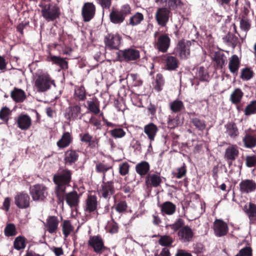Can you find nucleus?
<instances>
[{
	"label": "nucleus",
	"instance_id": "1",
	"mask_svg": "<svg viewBox=\"0 0 256 256\" xmlns=\"http://www.w3.org/2000/svg\"><path fill=\"white\" fill-rule=\"evenodd\" d=\"M72 170L60 168L53 175L52 180L55 184L54 193L58 204L64 205V200L70 208L76 207L80 202L78 192L73 190L66 193V189L70 186L72 182Z\"/></svg>",
	"mask_w": 256,
	"mask_h": 256
},
{
	"label": "nucleus",
	"instance_id": "2",
	"mask_svg": "<svg viewBox=\"0 0 256 256\" xmlns=\"http://www.w3.org/2000/svg\"><path fill=\"white\" fill-rule=\"evenodd\" d=\"M39 6L41 8V14L48 22L54 21L59 18L60 10L58 4L52 2L50 0H42Z\"/></svg>",
	"mask_w": 256,
	"mask_h": 256
},
{
	"label": "nucleus",
	"instance_id": "3",
	"mask_svg": "<svg viewBox=\"0 0 256 256\" xmlns=\"http://www.w3.org/2000/svg\"><path fill=\"white\" fill-rule=\"evenodd\" d=\"M87 244L88 246L96 254L100 255L102 254H109L110 252V248L105 246L104 240L99 234L90 236Z\"/></svg>",
	"mask_w": 256,
	"mask_h": 256
},
{
	"label": "nucleus",
	"instance_id": "4",
	"mask_svg": "<svg viewBox=\"0 0 256 256\" xmlns=\"http://www.w3.org/2000/svg\"><path fill=\"white\" fill-rule=\"evenodd\" d=\"M131 11V7L128 4L123 5L120 10L113 8L109 16L110 21L114 24H120Z\"/></svg>",
	"mask_w": 256,
	"mask_h": 256
},
{
	"label": "nucleus",
	"instance_id": "5",
	"mask_svg": "<svg viewBox=\"0 0 256 256\" xmlns=\"http://www.w3.org/2000/svg\"><path fill=\"white\" fill-rule=\"evenodd\" d=\"M140 58V51L134 48H130L120 50L116 52L117 60L120 62H130L138 60Z\"/></svg>",
	"mask_w": 256,
	"mask_h": 256
},
{
	"label": "nucleus",
	"instance_id": "6",
	"mask_svg": "<svg viewBox=\"0 0 256 256\" xmlns=\"http://www.w3.org/2000/svg\"><path fill=\"white\" fill-rule=\"evenodd\" d=\"M54 84L50 76L46 73L38 74L34 82V87L38 92H44L49 90L51 84Z\"/></svg>",
	"mask_w": 256,
	"mask_h": 256
},
{
	"label": "nucleus",
	"instance_id": "7",
	"mask_svg": "<svg viewBox=\"0 0 256 256\" xmlns=\"http://www.w3.org/2000/svg\"><path fill=\"white\" fill-rule=\"evenodd\" d=\"M48 188L43 184H36L30 187V193L34 201L44 202L48 196Z\"/></svg>",
	"mask_w": 256,
	"mask_h": 256
},
{
	"label": "nucleus",
	"instance_id": "8",
	"mask_svg": "<svg viewBox=\"0 0 256 256\" xmlns=\"http://www.w3.org/2000/svg\"><path fill=\"white\" fill-rule=\"evenodd\" d=\"M122 38L118 34H108L104 38L106 47L109 50H118Z\"/></svg>",
	"mask_w": 256,
	"mask_h": 256
},
{
	"label": "nucleus",
	"instance_id": "9",
	"mask_svg": "<svg viewBox=\"0 0 256 256\" xmlns=\"http://www.w3.org/2000/svg\"><path fill=\"white\" fill-rule=\"evenodd\" d=\"M190 41L182 39L180 40L175 49V52L181 59H186L190 54Z\"/></svg>",
	"mask_w": 256,
	"mask_h": 256
},
{
	"label": "nucleus",
	"instance_id": "10",
	"mask_svg": "<svg viewBox=\"0 0 256 256\" xmlns=\"http://www.w3.org/2000/svg\"><path fill=\"white\" fill-rule=\"evenodd\" d=\"M115 193L114 182L110 180L104 182L102 180V184L98 190V194L100 197L109 200L112 196Z\"/></svg>",
	"mask_w": 256,
	"mask_h": 256
},
{
	"label": "nucleus",
	"instance_id": "11",
	"mask_svg": "<svg viewBox=\"0 0 256 256\" xmlns=\"http://www.w3.org/2000/svg\"><path fill=\"white\" fill-rule=\"evenodd\" d=\"M238 156L239 150L237 145H230L226 149L224 158L226 161L229 168L232 165L233 162L236 160Z\"/></svg>",
	"mask_w": 256,
	"mask_h": 256
},
{
	"label": "nucleus",
	"instance_id": "12",
	"mask_svg": "<svg viewBox=\"0 0 256 256\" xmlns=\"http://www.w3.org/2000/svg\"><path fill=\"white\" fill-rule=\"evenodd\" d=\"M244 133L242 140L244 146L247 148L256 147V130L250 128L246 130Z\"/></svg>",
	"mask_w": 256,
	"mask_h": 256
},
{
	"label": "nucleus",
	"instance_id": "13",
	"mask_svg": "<svg viewBox=\"0 0 256 256\" xmlns=\"http://www.w3.org/2000/svg\"><path fill=\"white\" fill-rule=\"evenodd\" d=\"M239 190L242 194H248L256 190V182L252 179L242 180L239 184Z\"/></svg>",
	"mask_w": 256,
	"mask_h": 256
},
{
	"label": "nucleus",
	"instance_id": "14",
	"mask_svg": "<svg viewBox=\"0 0 256 256\" xmlns=\"http://www.w3.org/2000/svg\"><path fill=\"white\" fill-rule=\"evenodd\" d=\"M214 234L218 237L225 236L228 232V224L222 219H216L212 226Z\"/></svg>",
	"mask_w": 256,
	"mask_h": 256
},
{
	"label": "nucleus",
	"instance_id": "15",
	"mask_svg": "<svg viewBox=\"0 0 256 256\" xmlns=\"http://www.w3.org/2000/svg\"><path fill=\"white\" fill-rule=\"evenodd\" d=\"M96 8L92 2H85L82 9V16L84 22H88L95 15Z\"/></svg>",
	"mask_w": 256,
	"mask_h": 256
},
{
	"label": "nucleus",
	"instance_id": "16",
	"mask_svg": "<svg viewBox=\"0 0 256 256\" xmlns=\"http://www.w3.org/2000/svg\"><path fill=\"white\" fill-rule=\"evenodd\" d=\"M81 106L80 104L74 103L66 108L64 112L65 118L70 121L78 119L81 114Z\"/></svg>",
	"mask_w": 256,
	"mask_h": 256
},
{
	"label": "nucleus",
	"instance_id": "17",
	"mask_svg": "<svg viewBox=\"0 0 256 256\" xmlns=\"http://www.w3.org/2000/svg\"><path fill=\"white\" fill-rule=\"evenodd\" d=\"M80 151L74 150L72 147L69 148L64 154V164L65 166H71L78 160Z\"/></svg>",
	"mask_w": 256,
	"mask_h": 256
},
{
	"label": "nucleus",
	"instance_id": "18",
	"mask_svg": "<svg viewBox=\"0 0 256 256\" xmlns=\"http://www.w3.org/2000/svg\"><path fill=\"white\" fill-rule=\"evenodd\" d=\"M14 204L20 209H26L30 206V197L26 192H18L14 196Z\"/></svg>",
	"mask_w": 256,
	"mask_h": 256
},
{
	"label": "nucleus",
	"instance_id": "19",
	"mask_svg": "<svg viewBox=\"0 0 256 256\" xmlns=\"http://www.w3.org/2000/svg\"><path fill=\"white\" fill-rule=\"evenodd\" d=\"M179 240L182 242H190L194 236L192 229L188 226H185L180 228L178 233Z\"/></svg>",
	"mask_w": 256,
	"mask_h": 256
},
{
	"label": "nucleus",
	"instance_id": "20",
	"mask_svg": "<svg viewBox=\"0 0 256 256\" xmlns=\"http://www.w3.org/2000/svg\"><path fill=\"white\" fill-rule=\"evenodd\" d=\"M59 220L57 216H50L44 224L46 230L50 234L56 233L58 228Z\"/></svg>",
	"mask_w": 256,
	"mask_h": 256
},
{
	"label": "nucleus",
	"instance_id": "21",
	"mask_svg": "<svg viewBox=\"0 0 256 256\" xmlns=\"http://www.w3.org/2000/svg\"><path fill=\"white\" fill-rule=\"evenodd\" d=\"M16 122L21 130H26L30 128L32 121L28 115L22 114L18 116Z\"/></svg>",
	"mask_w": 256,
	"mask_h": 256
},
{
	"label": "nucleus",
	"instance_id": "22",
	"mask_svg": "<svg viewBox=\"0 0 256 256\" xmlns=\"http://www.w3.org/2000/svg\"><path fill=\"white\" fill-rule=\"evenodd\" d=\"M194 78L202 82H208L211 77L208 71V68L203 66L196 68Z\"/></svg>",
	"mask_w": 256,
	"mask_h": 256
},
{
	"label": "nucleus",
	"instance_id": "23",
	"mask_svg": "<svg viewBox=\"0 0 256 256\" xmlns=\"http://www.w3.org/2000/svg\"><path fill=\"white\" fill-rule=\"evenodd\" d=\"M73 136L72 133L64 132L60 138L56 142V146L60 149L68 147L73 142Z\"/></svg>",
	"mask_w": 256,
	"mask_h": 256
},
{
	"label": "nucleus",
	"instance_id": "24",
	"mask_svg": "<svg viewBox=\"0 0 256 256\" xmlns=\"http://www.w3.org/2000/svg\"><path fill=\"white\" fill-rule=\"evenodd\" d=\"M225 134L227 136L232 139L236 138L240 134L236 124L233 122H229L224 125Z\"/></svg>",
	"mask_w": 256,
	"mask_h": 256
},
{
	"label": "nucleus",
	"instance_id": "25",
	"mask_svg": "<svg viewBox=\"0 0 256 256\" xmlns=\"http://www.w3.org/2000/svg\"><path fill=\"white\" fill-rule=\"evenodd\" d=\"M98 204L97 197L95 195H88L86 200L84 210L88 213L93 212L96 210Z\"/></svg>",
	"mask_w": 256,
	"mask_h": 256
},
{
	"label": "nucleus",
	"instance_id": "26",
	"mask_svg": "<svg viewBox=\"0 0 256 256\" xmlns=\"http://www.w3.org/2000/svg\"><path fill=\"white\" fill-rule=\"evenodd\" d=\"M214 62V66L216 70L222 69L226 62V58L224 54L220 51L214 52L213 57Z\"/></svg>",
	"mask_w": 256,
	"mask_h": 256
},
{
	"label": "nucleus",
	"instance_id": "27",
	"mask_svg": "<svg viewBox=\"0 0 256 256\" xmlns=\"http://www.w3.org/2000/svg\"><path fill=\"white\" fill-rule=\"evenodd\" d=\"M12 99L17 103L23 102L26 98L25 92L22 89L14 88L10 92Z\"/></svg>",
	"mask_w": 256,
	"mask_h": 256
},
{
	"label": "nucleus",
	"instance_id": "28",
	"mask_svg": "<svg viewBox=\"0 0 256 256\" xmlns=\"http://www.w3.org/2000/svg\"><path fill=\"white\" fill-rule=\"evenodd\" d=\"M48 61L52 62L53 64L60 66L62 69L68 68V62L62 58L53 56L50 52V55L48 56Z\"/></svg>",
	"mask_w": 256,
	"mask_h": 256
},
{
	"label": "nucleus",
	"instance_id": "29",
	"mask_svg": "<svg viewBox=\"0 0 256 256\" xmlns=\"http://www.w3.org/2000/svg\"><path fill=\"white\" fill-rule=\"evenodd\" d=\"M240 62L238 56L234 54L230 58L228 68L230 72L237 74L240 66Z\"/></svg>",
	"mask_w": 256,
	"mask_h": 256
},
{
	"label": "nucleus",
	"instance_id": "30",
	"mask_svg": "<svg viewBox=\"0 0 256 256\" xmlns=\"http://www.w3.org/2000/svg\"><path fill=\"white\" fill-rule=\"evenodd\" d=\"M244 95V94L240 88H235L230 95V100L232 104H238L241 102Z\"/></svg>",
	"mask_w": 256,
	"mask_h": 256
},
{
	"label": "nucleus",
	"instance_id": "31",
	"mask_svg": "<svg viewBox=\"0 0 256 256\" xmlns=\"http://www.w3.org/2000/svg\"><path fill=\"white\" fill-rule=\"evenodd\" d=\"M176 210V206L170 202H166L161 204V213L164 214L172 215Z\"/></svg>",
	"mask_w": 256,
	"mask_h": 256
},
{
	"label": "nucleus",
	"instance_id": "32",
	"mask_svg": "<svg viewBox=\"0 0 256 256\" xmlns=\"http://www.w3.org/2000/svg\"><path fill=\"white\" fill-rule=\"evenodd\" d=\"M148 186L156 187L160 184V176L155 174H149L146 178Z\"/></svg>",
	"mask_w": 256,
	"mask_h": 256
},
{
	"label": "nucleus",
	"instance_id": "33",
	"mask_svg": "<svg viewBox=\"0 0 256 256\" xmlns=\"http://www.w3.org/2000/svg\"><path fill=\"white\" fill-rule=\"evenodd\" d=\"M150 166L146 161H142L136 166V171L140 176L146 175L150 170Z\"/></svg>",
	"mask_w": 256,
	"mask_h": 256
},
{
	"label": "nucleus",
	"instance_id": "34",
	"mask_svg": "<svg viewBox=\"0 0 256 256\" xmlns=\"http://www.w3.org/2000/svg\"><path fill=\"white\" fill-rule=\"evenodd\" d=\"M166 69L174 70L178 67L179 62L178 58L174 56H168L166 60Z\"/></svg>",
	"mask_w": 256,
	"mask_h": 256
},
{
	"label": "nucleus",
	"instance_id": "35",
	"mask_svg": "<svg viewBox=\"0 0 256 256\" xmlns=\"http://www.w3.org/2000/svg\"><path fill=\"white\" fill-rule=\"evenodd\" d=\"M74 98L78 101H84L86 99V90L84 86L75 88Z\"/></svg>",
	"mask_w": 256,
	"mask_h": 256
},
{
	"label": "nucleus",
	"instance_id": "36",
	"mask_svg": "<svg viewBox=\"0 0 256 256\" xmlns=\"http://www.w3.org/2000/svg\"><path fill=\"white\" fill-rule=\"evenodd\" d=\"M112 166L104 164V162H99L96 164V170L98 173H102L103 174L102 180H106V172L108 170L112 169Z\"/></svg>",
	"mask_w": 256,
	"mask_h": 256
},
{
	"label": "nucleus",
	"instance_id": "37",
	"mask_svg": "<svg viewBox=\"0 0 256 256\" xmlns=\"http://www.w3.org/2000/svg\"><path fill=\"white\" fill-rule=\"evenodd\" d=\"M157 126L152 123L146 125L144 128V132L150 140H153L158 131Z\"/></svg>",
	"mask_w": 256,
	"mask_h": 256
},
{
	"label": "nucleus",
	"instance_id": "38",
	"mask_svg": "<svg viewBox=\"0 0 256 256\" xmlns=\"http://www.w3.org/2000/svg\"><path fill=\"white\" fill-rule=\"evenodd\" d=\"M245 212L250 222L254 223L256 222V204L250 202L248 208L245 210Z\"/></svg>",
	"mask_w": 256,
	"mask_h": 256
},
{
	"label": "nucleus",
	"instance_id": "39",
	"mask_svg": "<svg viewBox=\"0 0 256 256\" xmlns=\"http://www.w3.org/2000/svg\"><path fill=\"white\" fill-rule=\"evenodd\" d=\"M170 110L174 112H180L185 110V107L183 102L179 100H176L170 104Z\"/></svg>",
	"mask_w": 256,
	"mask_h": 256
},
{
	"label": "nucleus",
	"instance_id": "40",
	"mask_svg": "<svg viewBox=\"0 0 256 256\" xmlns=\"http://www.w3.org/2000/svg\"><path fill=\"white\" fill-rule=\"evenodd\" d=\"M171 10L168 8L161 7V27L166 26L170 17L172 16V12H170Z\"/></svg>",
	"mask_w": 256,
	"mask_h": 256
},
{
	"label": "nucleus",
	"instance_id": "41",
	"mask_svg": "<svg viewBox=\"0 0 256 256\" xmlns=\"http://www.w3.org/2000/svg\"><path fill=\"white\" fill-rule=\"evenodd\" d=\"M170 38L168 34L161 33V52H166L170 45Z\"/></svg>",
	"mask_w": 256,
	"mask_h": 256
},
{
	"label": "nucleus",
	"instance_id": "42",
	"mask_svg": "<svg viewBox=\"0 0 256 256\" xmlns=\"http://www.w3.org/2000/svg\"><path fill=\"white\" fill-rule=\"evenodd\" d=\"M224 41L227 45L234 48L238 43V38L230 32L223 38Z\"/></svg>",
	"mask_w": 256,
	"mask_h": 256
},
{
	"label": "nucleus",
	"instance_id": "43",
	"mask_svg": "<svg viewBox=\"0 0 256 256\" xmlns=\"http://www.w3.org/2000/svg\"><path fill=\"white\" fill-rule=\"evenodd\" d=\"M190 122L200 131L203 132L206 128V122L204 120H200L198 118H192L190 119Z\"/></svg>",
	"mask_w": 256,
	"mask_h": 256
},
{
	"label": "nucleus",
	"instance_id": "44",
	"mask_svg": "<svg viewBox=\"0 0 256 256\" xmlns=\"http://www.w3.org/2000/svg\"><path fill=\"white\" fill-rule=\"evenodd\" d=\"M26 239L23 236H17L14 242V248L20 250L24 249L26 246Z\"/></svg>",
	"mask_w": 256,
	"mask_h": 256
},
{
	"label": "nucleus",
	"instance_id": "45",
	"mask_svg": "<svg viewBox=\"0 0 256 256\" xmlns=\"http://www.w3.org/2000/svg\"><path fill=\"white\" fill-rule=\"evenodd\" d=\"M144 19V15L140 12H137L130 18L128 24L132 26H136L140 24Z\"/></svg>",
	"mask_w": 256,
	"mask_h": 256
},
{
	"label": "nucleus",
	"instance_id": "46",
	"mask_svg": "<svg viewBox=\"0 0 256 256\" xmlns=\"http://www.w3.org/2000/svg\"><path fill=\"white\" fill-rule=\"evenodd\" d=\"M186 167L185 164L184 163L182 166L176 168L172 172V174L174 178H181L186 176Z\"/></svg>",
	"mask_w": 256,
	"mask_h": 256
},
{
	"label": "nucleus",
	"instance_id": "47",
	"mask_svg": "<svg viewBox=\"0 0 256 256\" xmlns=\"http://www.w3.org/2000/svg\"><path fill=\"white\" fill-rule=\"evenodd\" d=\"M74 227L68 220H64L62 224V230L65 238H67L73 230Z\"/></svg>",
	"mask_w": 256,
	"mask_h": 256
},
{
	"label": "nucleus",
	"instance_id": "48",
	"mask_svg": "<svg viewBox=\"0 0 256 256\" xmlns=\"http://www.w3.org/2000/svg\"><path fill=\"white\" fill-rule=\"evenodd\" d=\"M244 114L249 116L256 114V100L251 101L245 108Z\"/></svg>",
	"mask_w": 256,
	"mask_h": 256
},
{
	"label": "nucleus",
	"instance_id": "49",
	"mask_svg": "<svg viewBox=\"0 0 256 256\" xmlns=\"http://www.w3.org/2000/svg\"><path fill=\"white\" fill-rule=\"evenodd\" d=\"M12 111L7 106L2 107L0 110V119L6 124L9 120L8 116L11 114Z\"/></svg>",
	"mask_w": 256,
	"mask_h": 256
},
{
	"label": "nucleus",
	"instance_id": "50",
	"mask_svg": "<svg viewBox=\"0 0 256 256\" xmlns=\"http://www.w3.org/2000/svg\"><path fill=\"white\" fill-rule=\"evenodd\" d=\"M254 75V72L250 68H245L242 70L240 78L245 80H248L252 78Z\"/></svg>",
	"mask_w": 256,
	"mask_h": 256
},
{
	"label": "nucleus",
	"instance_id": "51",
	"mask_svg": "<svg viewBox=\"0 0 256 256\" xmlns=\"http://www.w3.org/2000/svg\"><path fill=\"white\" fill-rule=\"evenodd\" d=\"M184 220L181 218H178L176 220L174 224L170 225H166V228L170 227L172 230L174 232H176L183 228L184 226Z\"/></svg>",
	"mask_w": 256,
	"mask_h": 256
},
{
	"label": "nucleus",
	"instance_id": "52",
	"mask_svg": "<svg viewBox=\"0 0 256 256\" xmlns=\"http://www.w3.org/2000/svg\"><path fill=\"white\" fill-rule=\"evenodd\" d=\"M4 233L6 236H16L17 234L16 226L13 224H8L4 228Z\"/></svg>",
	"mask_w": 256,
	"mask_h": 256
},
{
	"label": "nucleus",
	"instance_id": "53",
	"mask_svg": "<svg viewBox=\"0 0 256 256\" xmlns=\"http://www.w3.org/2000/svg\"><path fill=\"white\" fill-rule=\"evenodd\" d=\"M87 104L88 106V109L90 112L95 114H97L100 113V104L98 102H95L94 101H88Z\"/></svg>",
	"mask_w": 256,
	"mask_h": 256
},
{
	"label": "nucleus",
	"instance_id": "54",
	"mask_svg": "<svg viewBox=\"0 0 256 256\" xmlns=\"http://www.w3.org/2000/svg\"><path fill=\"white\" fill-rule=\"evenodd\" d=\"M177 0H161V7L174 10L177 7Z\"/></svg>",
	"mask_w": 256,
	"mask_h": 256
},
{
	"label": "nucleus",
	"instance_id": "55",
	"mask_svg": "<svg viewBox=\"0 0 256 256\" xmlns=\"http://www.w3.org/2000/svg\"><path fill=\"white\" fill-rule=\"evenodd\" d=\"M114 208L116 212L119 213H122L126 212L128 208V204L125 200H120L117 203H115Z\"/></svg>",
	"mask_w": 256,
	"mask_h": 256
},
{
	"label": "nucleus",
	"instance_id": "56",
	"mask_svg": "<svg viewBox=\"0 0 256 256\" xmlns=\"http://www.w3.org/2000/svg\"><path fill=\"white\" fill-rule=\"evenodd\" d=\"M245 162L246 165L248 168L256 166V154L246 156Z\"/></svg>",
	"mask_w": 256,
	"mask_h": 256
},
{
	"label": "nucleus",
	"instance_id": "57",
	"mask_svg": "<svg viewBox=\"0 0 256 256\" xmlns=\"http://www.w3.org/2000/svg\"><path fill=\"white\" fill-rule=\"evenodd\" d=\"M111 136L116 138H122L125 136L126 132L122 128H116L110 131Z\"/></svg>",
	"mask_w": 256,
	"mask_h": 256
},
{
	"label": "nucleus",
	"instance_id": "58",
	"mask_svg": "<svg viewBox=\"0 0 256 256\" xmlns=\"http://www.w3.org/2000/svg\"><path fill=\"white\" fill-rule=\"evenodd\" d=\"M182 124V123H181L180 122L179 116H176V118H168V127L169 128L172 129Z\"/></svg>",
	"mask_w": 256,
	"mask_h": 256
},
{
	"label": "nucleus",
	"instance_id": "59",
	"mask_svg": "<svg viewBox=\"0 0 256 256\" xmlns=\"http://www.w3.org/2000/svg\"><path fill=\"white\" fill-rule=\"evenodd\" d=\"M252 248L249 246H246L242 248L235 256H252Z\"/></svg>",
	"mask_w": 256,
	"mask_h": 256
},
{
	"label": "nucleus",
	"instance_id": "60",
	"mask_svg": "<svg viewBox=\"0 0 256 256\" xmlns=\"http://www.w3.org/2000/svg\"><path fill=\"white\" fill-rule=\"evenodd\" d=\"M250 24L247 18L243 16L240 21V28L245 31L248 32L250 28Z\"/></svg>",
	"mask_w": 256,
	"mask_h": 256
},
{
	"label": "nucleus",
	"instance_id": "61",
	"mask_svg": "<svg viewBox=\"0 0 256 256\" xmlns=\"http://www.w3.org/2000/svg\"><path fill=\"white\" fill-rule=\"evenodd\" d=\"M130 165L127 162H124L120 165L119 172L122 176H126L128 173Z\"/></svg>",
	"mask_w": 256,
	"mask_h": 256
},
{
	"label": "nucleus",
	"instance_id": "62",
	"mask_svg": "<svg viewBox=\"0 0 256 256\" xmlns=\"http://www.w3.org/2000/svg\"><path fill=\"white\" fill-rule=\"evenodd\" d=\"M109 232L112 234L117 233L118 231L119 227L118 224L112 219V222L108 224Z\"/></svg>",
	"mask_w": 256,
	"mask_h": 256
},
{
	"label": "nucleus",
	"instance_id": "63",
	"mask_svg": "<svg viewBox=\"0 0 256 256\" xmlns=\"http://www.w3.org/2000/svg\"><path fill=\"white\" fill-rule=\"evenodd\" d=\"M172 242V238L170 236H161V246H168L171 245Z\"/></svg>",
	"mask_w": 256,
	"mask_h": 256
},
{
	"label": "nucleus",
	"instance_id": "64",
	"mask_svg": "<svg viewBox=\"0 0 256 256\" xmlns=\"http://www.w3.org/2000/svg\"><path fill=\"white\" fill-rule=\"evenodd\" d=\"M80 140L85 144H87L91 140L93 137L88 132L84 134H80L79 135Z\"/></svg>",
	"mask_w": 256,
	"mask_h": 256
}]
</instances>
